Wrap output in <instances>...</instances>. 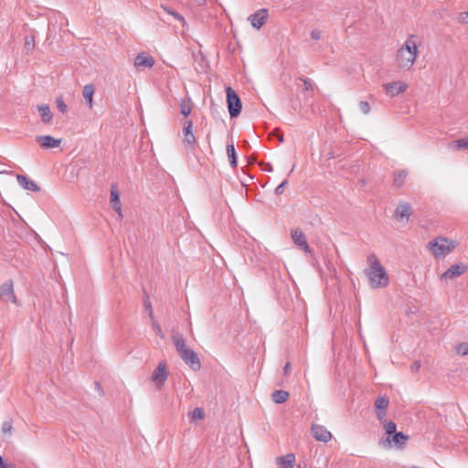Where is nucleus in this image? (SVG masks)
I'll return each mask as SVG.
<instances>
[{
  "mask_svg": "<svg viewBox=\"0 0 468 468\" xmlns=\"http://www.w3.org/2000/svg\"><path fill=\"white\" fill-rule=\"evenodd\" d=\"M375 412H376V417L379 420L380 423H382V422L387 420H386L387 410H375Z\"/></svg>",
  "mask_w": 468,
  "mask_h": 468,
  "instance_id": "nucleus-39",
  "label": "nucleus"
},
{
  "mask_svg": "<svg viewBox=\"0 0 468 468\" xmlns=\"http://www.w3.org/2000/svg\"><path fill=\"white\" fill-rule=\"evenodd\" d=\"M288 184V180H283L276 188H275V194L281 195L283 193L284 186Z\"/></svg>",
  "mask_w": 468,
  "mask_h": 468,
  "instance_id": "nucleus-41",
  "label": "nucleus"
},
{
  "mask_svg": "<svg viewBox=\"0 0 468 468\" xmlns=\"http://www.w3.org/2000/svg\"><path fill=\"white\" fill-rule=\"evenodd\" d=\"M292 239L293 240V243L303 250L305 253H311L312 250L306 240L305 235L301 229H293L292 230Z\"/></svg>",
  "mask_w": 468,
  "mask_h": 468,
  "instance_id": "nucleus-11",
  "label": "nucleus"
},
{
  "mask_svg": "<svg viewBox=\"0 0 468 468\" xmlns=\"http://www.w3.org/2000/svg\"><path fill=\"white\" fill-rule=\"evenodd\" d=\"M384 89L389 97L393 98L395 96L399 95L400 93H403L408 89V84L398 80V81H392L389 83L384 84Z\"/></svg>",
  "mask_w": 468,
  "mask_h": 468,
  "instance_id": "nucleus-10",
  "label": "nucleus"
},
{
  "mask_svg": "<svg viewBox=\"0 0 468 468\" xmlns=\"http://www.w3.org/2000/svg\"><path fill=\"white\" fill-rule=\"evenodd\" d=\"M458 21L462 24H468V11L460 13L458 16Z\"/></svg>",
  "mask_w": 468,
  "mask_h": 468,
  "instance_id": "nucleus-40",
  "label": "nucleus"
},
{
  "mask_svg": "<svg viewBox=\"0 0 468 468\" xmlns=\"http://www.w3.org/2000/svg\"><path fill=\"white\" fill-rule=\"evenodd\" d=\"M269 16L268 9L261 8L257 12L251 14L248 17V21L250 23L251 27L257 30L261 29V27L265 24Z\"/></svg>",
  "mask_w": 468,
  "mask_h": 468,
  "instance_id": "nucleus-9",
  "label": "nucleus"
},
{
  "mask_svg": "<svg viewBox=\"0 0 468 468\" xmlns=\"http://www.w3.org/2000/svg\"><path fill=\"white\" fill-rule=\"evenodd\" d=\"M35 46V38L34 37L27 36L25 39V49L27 52H30Z\"/></svg>",
  "mask_w": 468,
  "mask_h": 468,
  "instance_id": "nucleus-32",
  "label": "nucleus"
},
{
  "mask_svg": "<svg viewBox=\"0 0 468 468\" xmlns=\"http://www.w3.org/2000/svg\"><path fill=\"white\" fill-rule=\"evenodd\" d=\"M93 94L94 87L91 84H87L83 87L82 95L88 106L91 109L93 106Z\"/></svg>",
  "mask_w": 468,
  "mask_h": 468,
  "instance_id": "nucleus-20",
  "label": "nucleus"
},
{
  "mask_svg": "<svg viewBox=\"0 0 468 468\" xmlns=\"http://www.w3.org/2000/svg\"><path fill=\"white\" fill-rule=\"evenodd\" d=\"M179 108H180V113L182 115H184L186 117L188 116L192 111L191 100L190 99L181 100L179 102Z\"/></svg>",
  "mask_w": 468,
  "mask_h": 468,
  "instance_id": "nucleus-23",
  "label": "nucleus"
},
{
  "mask_svg": "<svg viewBox=\"0 0 468 468\" xmlns=\"http://www.w3.org/2000/svg\"><path fill=\"white\" fill-rule=\"evenodd\" d=\"M16 180L20 186L24 189L30 190L33 192H38L40 190L39 186L31 179L27 178L23 175H16Z\"/></svg>",
  "mask_w": 468,
  "mask_h": 468,
  "instance_id": "nucleus-18",
  "label": "nucleus"
},
{
  "mask_svg": "<svg viewBox=\"0 0 468 468\" xmlns=\"http://www.w3.org/2000/svg\"><path fill=\"white\" fill-rule=\"evenodd\" d=\"M303 83H304V87H305L306 90H313V85H312V83L309 80H304Z\"/></svg>",
  "mask_w": 468,
  "mask_h": 468,
  "instance_id": "nucleus-46",
  "label": "nucleus"
},
{
  "mask_svg": "<svg viewBox=\"0 0 468 468\" xmlns=\"http://www.w3.org/2000/svg\"><path fill=\"white\" fill-rule=\"evenodd\" d=\"M289 398V393L285 390H275L272 393V399L277 404L285 402Z\"/></svg>",
  "mask_w": 468,
  "mask_h": 468,
  "instance_id": "nucleus-25",
  "label": "nucleus"
},
{
  "mask_svg": "<svg viewBox=\"0 0 468 468\" xmlns=\"http://www.w3.org/2000/svg\"><path fill=\"white\" fill-rule=\"evenodd\" d=\"M9 468H16V467H9Z\"/></svg>",
  "mask_w": 468,
  "mask_h": 468,
  "instance_id": "nucleus-53",
  "label": "nucleus"
},
{
  "mask_svg": "<svg viewBox=\"0 0 468 468\" xmlns=\"http://www.w3.org/2000/svg\"><path fill=\"white\" fill-rule=\"evenodd\" d=\"M295 456L293 453H288L278 459V464L281 468H293Z\"/></svg>",
  "mask_w": 468,
  "mask_h": 468,
  "instance_id": "nucleus-21",
  "label": "nucleus"
},
{
  "mask_svg": "<svg viewBox=\"0 0 468 468\" xmlns=\"http://www.w3.org/2000/svg\"><path fill=\"white\" fill-rule=\"evenodd\" d=\"M456 244L453 240L438 237L429 242V249L435 257H444L449 254Z\"/></svg>",
  "mask_w": 468,
  "mask_h": 468,
  "instance_id": "nucleus-4",
  "label": "nucleus"
},
{
  "mask_svg": "<svg viewBox=\"0 0 468 468\" xmlns=\"http://www.w3.org/2000/svg\"><path fill=\"white\" fill-rule=\"evenodd\" d=\"M0 300L3 302H11L18 305V301L14 292L12 280H8L0 285Z\"/></svg>",
  "mask_w": 468,
  "mask_h": 468,
  "instance_id": "nucleus-8",
  "label": "nucleus"
},
{
  "mask_svg": "<svg viewBox=\"0 0 468 468\" xmlns=\"http://www.w3.org/2000/svg\"><path fill=\"white\" fill-rule=\"evenodd\" d=\"M449 148L452 150H461L468 148V137L452 141L449 144Z\"/></svg>",
  "mask_w": 468,
  "mask_h": 468,
  "instance_id": "nucleus-24",
  "label": "nucleus"
},
{
  "mask_svg": "<svg viewBox=\"0 0 468 468\" xmlns=\"http://www.w3.org/2000/svg\"><path fill=\"white\" fill-rule=\"evenodd\" d=\"M278 138H279V141H280V142H282V141H283V137H282V135H280Z\"/></svg>",
  "mask_w": 468,
  "mask_h": 468,
  "instance_id": "nucleus-50",
  "label": "nucleus"
},
{
  "mask_svg": "<svg viewBox=\"0 0 468 468\" xmlns=\"http://www.w3.org/2000/svg\"><path fill=\"white\" fill-rule=\"evenodd\" d=\"M36 141L45 149L58 147L62 142L61 139H56L50 135H37Z\"/></svg>",
  "mask_w": 468,
  "mask_h": 468,
  "instance_id": "nucleus-16",
  "label": "nucleus"
},
{
  "mask_svg": "<svg viewBox=\"0 0 468 468\" xmlns=\"http://www.w3.org/2000/svg\"><path fill=\"white\" fill-rule=\"evenodd\" d=\"M16 467L13 463H5L2 456H0V468Z\"/></svg>",
  "mask_w": 468,
  "mask_h": 468,
  "instance_id": "nucleus-44",
  "label": "nucleus"
},
{
  "mask_svg": "<svg viewBox=\"0 0 468 468\" xmlns=\"http://www.w3.org/2000/svg\"><path fill=\"white\" fill-rule=\"evenodd\" d=\"M197 5H205L206 0H194Z\"/></svg>",
  "mask_w": 468,
  "mask_h": 468,
  "instance_id": "nucleus-48",
  "label": "nucleus"
},
{
  "mask_svg": "<svg viewBox=\"0 0 468 468\" xmlns=\"http://www.w3.org/2000/svg\"><path fill=\"white\" fill-rule=\"evenodd\" d=\"M144 308L145 310L147 311L148 313V316L153 319L154 318V313H153V308H152V303L150 302V299L148 296H145L144 299Z\"/></svg>",
  "mask_w": 468,
  "mask_h": 468,
  "instance_id": "nucleus-33",
  "label": "nucleus"
},
{
  "mask_svg": "<svg viewBox=\"0 0 468 468\" xmlns=\"http://www.w3.org/2000/svg\"><path fill=\"white\" fill-rule=\"evenodd\" d=\"M96 387L100 388L99 383H95Z\"/></svg>",
  "mask_w": 468,
  "mask_h": 468,
  "instance_id": "nucleus-52",
  "label": "nucleus"
},
{
  "mask_svg": "<svg viewBox=\"0 0 468 468\" xmlns=\"http://www.w3.org/2000/svg\"><path fill=\"white\" fill-rule=\"evenodd\" d=\"M456 352L459 355L467 356L468 355V343L463 342V343L459 344L456 347Z\"/></svg>",
  "mask_w": 468,
  "mask_h": 468,
  "instance_id": "nucleus-34",
  "label": "nucleus"
},
{
  "mask_svg": "<svg viewBox=\"0 0 468 468\" xmlns=\"http://www.w3.org/2000/svg\"><path fill=\"white\" fill-rule=\"evenodd\" d=\"M420 367V363L419 361H415L412 365H411V370L414 371V372H417Z\"/></svg>",
  "mask_w": 468,
  "mask_h": 468,
  "instance_id": "nucleus-45",
  "label": "nucleus"
},
{
  "mask_svg": "<svg viewBox=\"0 0 468 468\" xmlns=\"http://www.w3.org/2000/svg\"><path fill=\"white\" fill-rule=\"evenodd\" d=\"M13 430V421L11 419H7L3 421L1 426V431L4 435H10Z\"/></svg>",
  "mask_w": 468,
  "mask_h": 468,
  "instance_id": "nucleus-29",
  "label": "nucleus"
},
{
  "mask_svg": "<svg viewBox=\"0 0 468 468\" xmlns=\"http://www.w3.org/2000/svg\"><path fill=\"white\" fill-rule=\"evenodd\" d=\"M263 170L264 171H268V172H271L272 171V166L270 164H267L266 167L263 168Z\"/></svg>",
  "mask_w": 468,
  "mask_h": 468,
  "instance_id": "nucleus-49",
  "label": "nucleus"
},
{
  "mask_svg": "<svg viewBox=\"0 0 468 468\" xmlns=\"http://www.w3.org/2000/svg\"><path fill=\"white\" fill-rule=\"evenodd\" d=\"M389 405V399L386 396L378 397L375 400V410H387Z\"/></svg>",
  "mask_w": 468,
  "mask_h": 468,
  "instance_id": "nucleus-26",
  "label": "nucleus"
},
{
  "mask_svg": "<svg viewBox=\"0 0 468 468\" xmlns=\"http://www.w3.org/2000/svg\"><path fill=\"white\" fill-rule=\"evenodd\" d=\"M227 154L229 159L230 165L235 167L237 165V155L233 144H228L227 145Z\"/></svg>",
  "mask_w": 468,
  "mask_h": 468,
  "instance_id": "nucleus-27",
  "label": "nucleus"
},
{
  "mask_svg": "<svg viewBox=\"0 0 468 468\" xmlns=\"http://www.w3.org/2000/svg\"><path fill=\"white\" fill-rule=\"evenodd\" d=\"M112 207L119 214V217L122 218L121 202L112 203Z\"/></svg>",
  "mask_w": 468,
  "mask_h": 468,
  "instance_id": "nucleus-42",
  "label": "nucleus"
},
{
  "mask_svg": "<svg viewBox=\"0 0 468 468\" xmlns=\"http://www.w3.org/2000/svg\"><path fill=\"white\" fill-rule=\"evenodd\" d=\"M294 167H295V165H293L292 167L290 170V173H292L293 171Z\"/></svg>",
  "mask_w": 468,
  "mask_h": 468,
  "instance_id": "nucleus-51",
  "label": "nucleus"
},
{
  "mask_svg": "<svg viewBox=\"0 0 468 468\" xmlns=\"http://www.w3.org/2000/svg\"><path fill=\"white\" fill-rule=\"evenodd\" d=\"M311 37L314 40H319L322 37L321 31L317 29H314L311 31Z\"/></svg>",
  "mask_w": 468,
  "mask_h": 468,
  "instance_id": "nucleus-43",
  "label": "nucleus"
},
{
  "mask_svg": "<svg viewBox=\"0 0 468 468\" xmlns=\"http://www.w3.org/2000/svg\"><path fill=\"white\" fill-rule=\"evenodd\" d=\"M37 111L40 113L41 120L44 123L48 124L53 119V114L50 112V108L48 104H41L37 106Z\"/></svg>",
  "mask_w": 468,
  "mask_h": 468,
  "instance_id": "nucleus-19",
  "label": "nucleus"
},
{
  "mask_svg": "<svg viewBox=\"0 0 468 468\" xmlns=\"http://www.w3.org/2000/svg\"><path fill=\"white\" fill-rule=\"evenodd\" d=\"M283 369H284V374H288L291 369V364L289 362L286 363Z\"/></svg>",
  "mask_w": 468,
  "mask_h": 468,
  "instance_id": "nucleus-47",
  "label": "nucleus"
},
{
  "mask_svg": "<svg viewBox=\"0 0 468 468\" xmlns=\"http://www.w3.org/2000/svg\"><path fill=\"white\" fill-rule=\"evenodd\" d=\"M467 269L468 266L463 263L453 264L441 274V278L445 280H453L464 273Z\"/></svg>",
  "mask_w": 468,
  "mask_h": 468,
  "instance_id": "nucleus-13",
  "label": "nucleus"
},
{
  "mask_svg": "<svg viewBox=\"0 0 468 468\" xmlns=\"http://www.w3.org/2000/svg\"><path fill=\"white\" fill-rule=\"evenodd\" d=\"M162 8L164 9L165 12L173 16L176 20L182 21V22L186 23L184 16L182 15H180L179 13H177L174 10H171L168 7L164 6V5H162Z\"/></svg>",
  "mask_w": 468,
  "mask_h": 468,
  "instance_id": "nucleus-31",
  "label": "nucleus"
},
{
  "mask_svg": "<svg viewBox=\"0 0 468 468\" xmlns=\"http://www.w3.org/2000/svg\"><path fill=\"white\" fill-rule=\"evenodd\" d=\"M418 48L419 44L415 40V36L410 35L397 51L396 62L400 69H411L418 56Z\"/></svg>",
  "mask_w": 468,
  "mask_h": 468,
  "instance_id": "nucleus-2",
  "label": "nucleus"
},
{
  "mask_svg": "<svg viewBox=\"0 0 468 468\" xmlns=\"http://www.w3.org/2000/svg\"><path fill=\"white\" fill-rule=\"evenodd\" d=\"M229 112L231 118L237 117L241 112V101L235 90L228 87L226 90Z\"/></svg>",
  "mask_w": 468,
  "mask_h": 468,
  "instance_id": "nucleus-5",
  "label": "nucleus"
},
{
  "mask_svg": "<svg viewBox=\"0 0 468 468\" xmlns=\"http://www.w3.org/2000/svg\"><path fill=\"white\" fill-rule=\"evenodd\" d=\"M183 143L186 148L189 151H194L197 144L196 136L193 133V122L187 120L185 122L183 126Z\"/></svg>",
  "mask_w": 468,
  "mask_h": 468,
  "instance_id": "nucleus-6",
  "label": "nucleus"
},
{
  "mask_svg": "<svg viewBox=\"0 0 468 468\" xmlns=\"http://www.w3.org/2000/svg\"><path fill=\"white\" fill-rule=\"evenodd\" d=\"M167 377L166 365L165 362H160L153 372L151 378L158 387H161L166 381Z\"/></svg>",
  "mask_w": 468,
  "mask_h": 468,
  "instance_id": "nucleus-12",
  "label": "nucleus"
},
{
  "mask_svg": "<svg viewBox=\"0 0 468 468\" xmlns=\"http://www.w3.org/2000/svg\"><path fill=\"white\" fill-rule=\"evenodd\" d=\"M367 261L368 267L365 270L369 285L373 289L384 288L388 285L389 278L375 253H370Z\"/></svg>",
  "mask_w": 468,
  "mask_h": 468,
  "instance_id": "nucleus-1",
  "label": "nucleus"
},
{
  "mask_svg": "<svg viewBox=\"0 0 468 468\" xmlns=\"http://www.w3.org/2000/svg\"><path fill=\"white\" fill-rule=\"evenodd\" d=\"M359 109L362 113L368 114L370 112V105L367 101H362L359 102Z\"/></svg>",
  "mask_w": 468,
  "mask_h": 468,
  "instance_id": "nucleus-37",
  "label": "nucleus"
},
{
  "mask_svg": "<svg viewBox=\"0 0 468 468\" xmlns=\"http://www.w3.org/2000/svg\"><path fill=\"white\" fill-rule=\"evenodd\" d=\"M311 430L313 437L319 441L327 442L332 438V433L323 425L314 423Z\"/></svg>",
  "mask_w": 468,
  "mask_h": 468,
  "instance_id": "nucleus-14",
  "label": "nucleus"
},
{
  "mask_svg": "<svg viewBox=\"0 0 468 468\" xmlns=\"http://www.w3.org/2000/svg\"><path fill=\"white\" fill-rule=\"evenodd\" d=\"M172 339L177 353L181 359L193 370L197 371L201 368V362L197 354L191 348L186 346V341L182 334L175 332Z\"/></svg>",
  "mask_w": 468,
  "mask_h": 468,
  "instance_id": "nucleus-3",
  "label": "nucleus"
},
{
  "mask_svg": "<svg viewBox=\"0 0 468 468\" xmlns=\"http://www.w3.org/2000/svg\"><path fill=\"white\" fill-rule=\"evenodd\" d=\"M411 211V206L409 203H399L395 210L396 218L402 222H408Z\"/></svg>",
  "mask_w": 468,
  "mask_h": 468,
  "instance_id": "nucleus-17",
  "label": "nucleus"
},
{
  "mask_svg": "<svg viewBox=\"0 0 468 468\" xmlns=\"http://www.w3.org/2000/svg\"><path fill=\"white\" fill-rule=\"evenodd\" d=\"M118 201H120L119 191L114 186H112V188H111V203H115Z\"/></svg>",
  "mask_w": 468,
  "mask_h": 468,
  "instance_id": "nucleus-36",
  "label": "nucleus"
},
{
  "mask_svg": "<svg viewBox=\"0 0 468 468\" xmlns=\"http://www.w3.org/2000/svg\"><path fill=\"white\" fill-rule=\"evenodd\" d=\"M154 65V59L145 52H140L134 58V66L138 69H151Z\"/></svg>",
  "mask_w": 468,
  "mask_h": 468,
  "instance_id": "nucleus-15",
  "label": "nucleus"
},
{
  "mask_svg": "<svg viewBox=\"0 0 468 468\" xmlns=\"http://www.w3.org/2000/svg\"><path fill=\"white\" fill-rule=\"evenodd\" d=\"M409 441V436L402 431H397L388 436V438L382 442L384 445L388 447H395L397 449H403Z\"/></svg>",
  "mask_w": 468,
  "mask_h": 468,
  "instance_id": "nucleus-7",
  "label": "nucleus"
},
{
  "mask_svg": "<svg viewBox=\"0 0 468 468\" xmlns=\"http://www.w3.org/2000/svg\"><path fill=\"white\" fill-rule=\"evenodd\" d=\"M408 172L406 170H399L395 172L393 178V186L396 188L401 187L406 180Z\"/></svg>",
  "mask_w": 468,
  "mask_h": 468,
  "instance_id": "nucleus-22",
  "label": "nucleus"
},
{
  "mask_svg": "<svg viewBox=\"0 0 468 468\" xmlns=\"http://www.w3.org/2000/svg\"><path fill=\"white\" fill-rule=\"evenodd\" d=\"M381 424L383 425V429H384L386 434H388V436H390L394 432H397V425L394 421L386 420V421L382 422Z\"/></svg>",
  "mask_w": 468,
  "mask_h": 468,
  "instance_id": "nucleus-28",
  "label": "nucleus"
},
{
  "mask_svg": "<svg viewBox=\"0 0 468 468\" xmlns=\"http://www.w3.org/2000/svg\"><path fill=\"white\" fill-rule=\"evenodd\" d=\"M56 103H57V107L58 109L59 112H61L62 113H65L68 110V106L67 104L64 102L62 97H58L56 99Z\"/></svg>",
  "mask_w": 468,
  "mask_h": 468,
  "instance_id": "nucleus-35",
  "label": "nucleus"
},
{
  "mask_svg": "<svg viewBox=\"0 0 468 468\" xmlns=\"http://www.w3.org/2000/svg\"><path fill=\"white\" fill-rule=\"evenodd\" d=\"M189 417L192 421L202 420L204 418V411L200 408H195L190 413Z\"/></svg>",
  "mask_w": 468,
  "mask_h": 468,
  "instance_id": "nucleus-30",
  "label": "nucleus"
},
{
  "mask_svg": "<svg viewBox=\"0 0 468 468\" xmlns=\"http://www.w3.org/2000/svg\"><path fill=\"white\" fill-rule=\"evenodd\" d=\"M152 320H153V322H152V327H153V329H154V333H155L157 335H159L161 338H164V337H165V335H164V334H163V331H162V329H161V326L159 325V324H158L156 321H154V319H152Z\"/></svg>",
  "mask_w": 468,
  "mask_h": 468,
  "instance_id": "nucleus-38",
  "label": "nucleus"
}]
</instances>
